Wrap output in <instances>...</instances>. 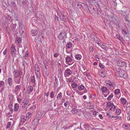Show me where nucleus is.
Masks as SVG:
<instances>
[{"mask_svg":"<svg viewBox=\"0 0 130 130\" xmlns=\"http://www.w3.org/2000/svg\"><path fill=\"white\" fill-rule=\"evenodd\" d=\"M57 15L59 18L60 21H62L64 22L66 21V14L65 13L63 12L57 13Z\"/></svg>","mask_w":130,"mask_h":130,"instance_id":"f257e3e1","label":"nucleus"},{"mask_svg":"<svg viewBox=\"0 0 130 130\" xmlns=\"http://www.w3.org/2000/svg\"><path fill=\"white\" fill-rule=\"evenodd\" d=\"M64 37H65V38L67 37V34L64 30H62L59 34L58 36V38L59 40H61L63 39Z\"/></svg>","mask_w":130,"mask_h":130,"instance_id":"f03ea898","label":"nucleus"},{"mask_svg":"<svg viewBox=\"0 0 130 130\" xmlns=\"http://www.w3.org/2000/svg\"><path fill=\"white\" fill-rule=\"evenodd\" d=\"M20 123L21 124H23L26 121L28 120V118H27L26 117H25V116L24 115H22L20 117Z\"/></svg>","mask_w":130,"mask_h":130,"instance_id":"7ed1b4c3","label":"nucleus"},{"mask_svg":"<svg viewBox=\"0 0 130 130\" xmlns=\"http://www.w3.org/2000/svg\"><path fill=\"white\" fill-rule=\"evenodd\" d=\"M13 74L14 76V78L20 77V76H21V74H20L19 71L16 70H14L13 72Z\"/></svg>","mask_w":130,"mask_h":130,"instance_id":"20e7f679","label":"nucleus"},{"mask_svg":"<svg viewBox=\"0 0 130 130\" xmlns=\"http://www.w3.org/2000/svg\"><path fill=\"white\" fill-rule=\"evenodd\" d=\"M117 63L119 67H123L125 66L126 63L124 61H123L120 60H118L117 61Z\"/></svg>","mask_w":130,"mask_h":130,"instance_id":"39448f33","label":"nucleus"},{"mask_svg":"<svg viewBox=\"0 0 130 130\" xmlns=\"http://www.w3.org/2000/svg\"><path fill=\"white\" fill-rule=\"evenodd\" d=\"M42 116V115L41 113L40 112L39 113L36 115V117L34 120V121H35V122H37H37L38 123L39 121V120L40 119V118Z\"/></svg>","mask_w":130,"mask_h":130,"instance_id":"423d86ee","label":"nucleus"},{"mask_svg":"<svg viewBox=\"0 0 130 130\" xmlns=\"http://www.w3.org/2000/svg\"><path fill=\"white\" fill-rule=\"evenodd\" d=\"M37 27H35L34 28L32 29L31 31V34L33 36H35L38 33V31L36 29Z\"/></svg>","mask_w":130,"mask_h":130,"instance_id":"0eeeda50","label":"nucleus"},{"mask_svg":"<svg viewBox=\"0 0 130 130\" xmlns=\"http://www.w3.org/2000/svg\"><path fill=\"white\" fill-rule=\"evenodd\" d=\"M10 50H11V53L12 55V57L14 56L16 52V49L14 46H12Z\"/></svg>","mask_w":130,"mask_h":130,"instance_id":"6e6552de","label":"nucleus"},{"mask_svg":"<svg viewBox=\"0 0 130 130\" xmlns=\"http://www.w3.org/2000/svg\"><path fill=\"white\" fill-rule=\"evenodd\" d=\"M124 71L120 70V71H117L116 73V76H118L121 77L123 76V74H124Z\"/></svg>","mask_w":130,"mask_h":130,"instance_id":"1a4fd4ad","label":"nucleus"},{"mask_svg":"<svg viewBox=\"0 0 130 130\" xmlns=\"http://www.w3.org/2000/svg\"><path fill=\"white\" fill-rule=\"evenodd\" d=\"M67 74L69 76L71 75L72 73V71L69 69H67L65 71L64 73V75H66L65 73ZM67 76H65V77H66Z\"/></svg>","mask_w":130,"mask_h":130,"instance_id":"9d476101","label":"nucleus"},{"mask_svg":"<svg viewBox=\"0 0 130 130\" xmlns=\"http://www.w3.org/2000/svg\"><path fill=\"white\" fill-rule=\"evenodd\" d=\"M107 107L111 111L114 110L115 108V106L114 105H109L108 102L107 103Z\"/></svg>","mask_w":130,"mask_h":130,"instance_id":"9b49d317","label":"nucleus"},{"mask_svg":"<svg viewBox=\"0 0 130 130\" xmlns=\"http://www.w3.org/2000/svg\"><path fill=\"white\" fill-rule=\"evenodd\" d=\"M21 77V76H20V77L14 78L15 82L17 84H20Z\"/></svg>","mask_w":130,"mask_h":130,"instance_id":"f8f14e48","label":"nucleus"},{"mask_svg":"<svg viewBox=\"0 0 130 130\" xmlns=\"http://www.w3.org/2000/svg\"><path fill=\"white\" fill-rule=\"evenodd\" d=\"M21 87L20 86L17 85L16 86L15 88L14 92L15 93H17L19 92V90L20 89Z\"/></svg>","mask_w":130,"mask_h":130,"instance_id":"ddd939ff","label":"nucleus"},{"mask_svg":"<svg viewBox=\"0 0 130 130\" xmlns=\"http://www.w3.org/2000/svg\"><path fill=\"white\" fill-rule=\"evenodd\" d=\"M12 114V113H11L10 112H9L8 113H6V117H8L9 118L10 117H11L9 119L10 120H12L13 119V116L12 115H11Z\"/></svg>","mask_w":130,"mask_h":130,"instance_id":"4468645a","label":"nucleus"},{"mask_svg":"<svg viewBox=\"0 0 130 130\" xmlns=\"http://www.w3.org/2000/svg\"><path fill=\"white\" fill-rule=\"evenodd\" d=\"M115 86V84L113 82L111 83L110 84H109V85L108 86L111 89H114Z\"/></svg>","mask_w":130,"mask_h":130,"instance_id":"2eb2a0df","label":"nucleus"},{"mask_svg":"<svg viewBox=\"0 0 130 130\" xmlns=\"http://www.w3.org/2000/svg\"><path fill=\"white\" fill-rule=\"evenodd\" d=\"M7 82L9 86L11 87L12 83V78L10 77L9 78L7 79Z\"/></svg>","mask_w":130,"mask_h":130,"instance_id":"dca6fc26","label":"nucleus"},{"mask_svg":"<svg viewBox=\"0 0 130 130\" xmlns=\"http://www.w3.org/2000/svg\"><path fill=\"white\" fill-rule=\"evenodd\" d=\"M19 108V105L17 103H15L14 105V110L15 111H17Z\"/></svg>","mask_w":130,"mask_h":130,"instance_id":"f3484780","label":"nucleus"},{"mask_svg":"<svg viewBox=\"0 0 130 130\" xmlns=\"http://www.w3.org/2000/svg\"><path fill=\"white\" fill-rule=\"evenodd\" d=\"M98 44L99 46H100L103 49L107 51L108 48L107 47L105 46V45L102 44H101L99 43H98Z\"/></svg>","mask_w":130,"mask_h":130,"instance_id":"a211bd4d","label":"nucleus"},{"mask_svg":"<svg viewBox=\"0 0 130 130\" xmlns=\"http://www.w3.org/2000/svg\"><path fill=\"white\" fill-rule=\"evenodd\" d=\"M35 72L40 71V68L37 64H36L35 65Z\"/></svg>","mask_w":130,"mask_h":130,"instance_id":"6ab92c4d","label":"nucleus"},{"mask_svg":"<svg viewBox=\"0 0 130 130\" xmlns=\"http://www.w3.org/2000/svg\"><path fill=\"white\" fill-rule=\"evenodd\" d=\"M72 43L71 42H70L67 43L66 45V49L70 48L72 46Z\"/></svg>","mask_w":130,"mask_h":130,"instance_id":"aec40b11","label":"nucleus"},{"mask_svg":"<svg viewBox=\"0 0 130 130\" xmlns=\"http://www.w3.org/2000/svg\"><path fill=\"white\" fill-rule=\"evenodd\" d=\"M30 78V81L32 82V83H35V77L34 75L33 76H31Z\"/></svg>","mask_w":130,"mask_h":130,"instance_id":"412c9836","label":"nucleus"},{"mask_svg":"<svg viewBox=\"0 0 130 130\" xmlns=\"http://www.w3.org/2000/svg\"><path fill=\"white\" fill-rule=\"evenodd\" d=\"M122 33L123 34L124 36L128 37V34L124 30L122 29Z\"/></svg>","mask_w":130,"mask_h":130,"instance_id":"4be33fe9","label":"nucleus"},{"mask_svg":"<svg viewBox=\"0 0 130 130\" xmlns=\"http://www.w3.org/2000/svg\"><path fill=\"white\" fill-rule=\"evenodd\" d=\"M123 17L125 18L126 21L128 23H130V20L129 19V18L127 17H126L125 15H124Z\"/></svg>","mask_w":130,"mask_h":130,"instance_id":"5701e85b","label":"nucleus"},{"mask_svg":"<svg viewBox=\"0 0 130 130\" xmlns=\"http://www.w3.org/2000/svg\"><path fill=\"white\" fill-rule=\"evenodd\" d=\"M66 61L67 62H70L72 61V59L70 57L67 56L66 57Z\"/></svg>","mask_w":130,"mask_h":130,"instance_id":"b1692460","label":"nucleus"},{"mask_svg":"<svg viewBox=\"0 0 130 130\" xmlns=\"http://www.w3.org/2000/svg\"><path fill=\"white\" fill-rule=\"evenodd\" d=\"M8 96L10 101H13V97L11 94H9L8 95Z\"/></svg>","mask_w":130,"mask_h":130,"instance_id":"393cba45","label":"nucleus"},{"mask_svg":"<svg viewBox=\"0 0 130 130\" xmlns=\"http://www.w3.org/2000/svg\"><path fill=\"white\" fill-rule=\"evenodd\" d=\"M28 91H29L28 93H29L30 92H32L33 90V88L31 86H30L28 87L27 89Z\"/></svg>","mask_w":130,"mask_h":130,"instance_id":"a878e982","label":"nucleus"},{"mask_svg":"<svg viewBox=\"0 0 130 130\" xmlns=\"http://www.w3.org/2000/svg\"><path fill=\"white\" fill-rule=\"evenodd\" d=\"M82 56L80 54H77L75 56V58L77 60H79L81 59V57H82Z\"/></svg>","mask_w":130,"mask_h":130,"instance_id":"bb28decb","label":"nucleus"},{"mask_svg":"<svg viewBox=\"0 0 130 130\" xmlns=\"http://www.w3.org/2000/svg\"><path fill=\"white\" fill-rule=\"evenodd\" d=\"M123 128L127 130H130V126L126 125H123Z\"/></svg>","mask_w":130,"mask_h":130,"instance_id":"cd10ccee","label":"nucleus"},{"mask_svg":"<svg viewBox=\"0 0 130 130\" xmlns=\"http://www.w3.org/2000/svg\"><path fill=\"white\" fill-rule=\"evenodd\" d=\"M78 109H76L75 108H73L72 109V112L74 114H76L78 112Z\"/></svg>","mask_w":130,"mask_h":130,"instance_id":"c85d7f7f","label":"nucleus"},{"mask_svg":"<svg viewBox=\"0 0 130 130\" xmlns=\"http://www.w3.org/2000/svg\"><path fill=\"white\" fill-rule=\"evenodd\" d=\"M84 88L85 87L83 85H81L79 86L78 88L79 90L82 91L84 89Z\"/></svg>","mask_w":130,"mask_h":130,"instance_id":"c756f323","label":"nucleus"},{"mask_svg":"<svg viewBox=\"0 0 130 130\" xmlns=\"http://www.w3.org/2000/svg\"><path fill=\"white\" fill-rule=\"evenodd\" d=\"M116 37L117 38L120 40L121 41H123V39L120 35H116Z\"/></svg>","mask_w":130,"mask_h":130,"instance_id":"7c9ffc66","label":"nucleus"},{"mask_svg":"<svg viewBox=\"0 0 130 130\" xmlns=\"http://www.w3.org/2000/svg\"><path fill=\"white\" fill-rule=\"evenodd\" d=\"M107 89L105 86H103L101 90L102 93H104L106 92L107 91Z\"/></svg>","mask_w":130,"mask_h":130,"instance_id":"2f4dec72","label":"nucleus"},{"mask_svg":"<svg viewBox=\"0 0 130 130\" xmlns=\"http://www.w3.org/2000/svg\"><path fill=\"white\" fill-rule=\"evenodd\" d=\"M29 102V98H25L23 101V103H26L28 104Z\"/></svg>","mask_w":130,"mask_h":130,"instance_id":"473e14b6","label":"nucleus"},{"mask_svg":"<svg viewBox=\"0 0 130 130\" xmlns=\"http://www.w3.org/2000/svg\"><path fill=\"white\" fill-rule=\"evenodd\" d=\"M55 87L57 86L58 85V82L57 80V77H55Z\"/></svg>","mask_w":130,"mask_h":130,"instance_id":"72a5a7b5","label":"nucleus"},{"mask_svg":"<svg viewBox=\"0 0 130 130\" xmlns=\"http://www.w3.org/2000/svg\"><path fill=\"white\" fill-rule=\"evenodd\" d=\"M126 113L128 114H130V105L126 108Z\"/></svg>","mask_w":130,"mask_h":130,"instance_id":"f704fd0d","label":"nucleus"},{"mask_svg":"<svg viewBox=\"0 0 130 130\" xmlns=\"http://www.w3.org/2000/svg\"><path fill=\"white\" fill-rule=\"evenodd\" d=\"M31 113L30 112H28L26 114V116L25 117H27V118H28V120L29 119V118L31 116Z\"/></svg>","mask_w":130,"mask_h":130,"instance_id":"c9c22d12","label":"nucleus"},{"mask_svg":"<svg viewBox=\"0 0 130 130\" xmlns=\"http://www.w3.org/2000/svg\"><path fill=\"white\" fill-rule=\"evenodd\" d=\"M62 97L61 93V92H60L57 95V98L58 100L60 99Z\"/></svg>","mask_w":130,"mask_h":130,"instance_id":"e433bc0d","label":"nucleus"},{"mask_svg":"<svg viewBox=\"0 0 130 130\" xmlns=\"http://www.w3.org/2000/svg\"><path fill=\"white\" fill-rule=\"evenodd\" d=\"M121 100L123 104H126V101L125 99H121Z\"/></svg>","mask_w":130,"mask_h":130,"instance_id":"4c0bfd02","label":"nucleus"},{"mask_svg":"<svg viewBox=\"0 0 130 130\" xmlns=\"http://www.w3.org/2000/svg\"><path fill=\"white\" fill-rule=\"evenodd\" d=\"M121 110L119 109H117L116 111V114L118 115H119L121 113Z\"/></svg>","mask_w":130,"mask_h":130,"instance_id":"58836bf2","label":"nucleus"},{"mask_svg":"<svg viewBox=\"0 0 130 130\" xmlns=\"http://www.w3.org/2000/svg\"><path fill=\"white\" fill-rule=\"evenodd\" d=\"M36 75L37 77L39 78L40 76V71L35 72Z\"/></svg>","mask_w":130,"mask_h":130,"instance_id":"ea45409f","label":"nucleus"},{"mask_svg":"<svg viewBox=\"0 0 130 130\" xmlns=\"http://www.w3.org/2000/svg\"><path fill=\"white\" fill-rule=\"evenodd\" d=\"M55 93H54L53 91H52L50 93V96L51 98H53L54 96V94Z\"/></svg>","mask_w":130,"mask_h":130,"instance_id":"a19ab883","label":"nucleus"},{"mask_svg":"<svg viewBox=\"0 0 130 130\" xmlns=\"http://www.w3.org/2000/svg\"><path fill=\"white\" fill-rule=\"evenodd\" d=\"M120 91V90L119 89H116L115 91V94H118L119 93Z\"/></svg>","mask_w":130,"mask_h":130,"instance_id":"79ce46f5","label":"nucleus"},{"mask_svg":"<svg viewBox=\"0 0 130 130\" xmlns=\"http://www.w3.org/2000/svg\"><path fill=\"white\" fill-rule=\"evenodd\" d=\"M77 86V84L75 83H72L71 85L72 87L73 88H75Z\"/></svg>","mask_w":130,"mask_h":130,"instance_id":"37998d69","label":"nucleus"},{"mask_svg":"<svg viewBox=\"0 0 130 130\" xmlns=\"http://www.w3.org/2000/svg\"><path fill=\"white\" fill-rule=\"evenodd\" d=\"M23 104H23L22 106V108H24L26 107V106L27 105H28L29 106L30 105L29 104H28L26 103H25Z\"/></svg>","mask_w":130,"mask_h":130,"instance_id":"c03bdc74","label":"nucleus"},{"mask_svg":"<svg viewBox=\"0 0 130 130\" xmlns=\"http://www.w3.org/2000/svg\"><path fill=\"white\" fill-rule=\"evenodd\" d=\"M113 95L112 94H111L108 97L107 99L108 100H111V99L113 97Z\"/></svg>","mask_w":130,"mask_h":130,"instance_id":"a18cd8bd","label":"nucleus"},{"mask_svg":"<svg viewBox=\"0 0 130 130\" xmlns=\"http://www.w3.org/2000/svg\"><path fill=\"white\" fill-rule=\"evenodd\" d=\"M11 122H9L7 124V125L6 126V128H8L10 127V126L11 125Z\"/></svg>","mask_w":130,"mask_h":130,"instance_id":"49530a36","label":"nucleus"},{"mask_svg":"<svg viewBox=\"0 0 130 130\" xmlns=\"http://www.w3.org/2000/svg\"><path fill=\"white\" fill-rule=\"evenodd\" d=\"M10 104L8 106V107L9 108H11L13 106L12 104L13 101H10Z\"/></svg>","mask_w":130,"mask_h":130,"instance_id":"de8ad7c7","label":"nucleus"},{"mask_svg":"<svg viewBox=\"0 0 130 130\" xmlns=\"http://www.w3.org/2000/svg\"><path fill=\"white\" fill-rule=\"evenodd\" d=\"M22 40L21 38L20 37L17 38V41L18 43H19Z\"/></svg>","mask_w":130,"mask_h":130,"instance_id":"09e8293b","label":"nucleus"},{"mask_svg":"<svg viewBox=\"0 0 130 130\" xmlns=\"http://www.w3.org/2000/svg\"><path fill=\"white\" fill-rule=\"evenodd\" d=\"M99 66L101 69H104L105 66L103 65L101 63H99Z\"/></svg>","mask_w":130,"mask_h":130,"instance_id":"8fccbe9b","label":"nucleus"},{"mask_svg":"<svg viewBox=\"0 0 130 130\" xmlns=\"http://www.w3.org/2000/svg\"><path fill=\"white\" fill-rule=\"evenodd\" d=\"M54 17L55 20L56 22H57V21H59V19H58V17H57L56 15H55Z\"/></svg>","mask_w":130,"mask_h":130,"instance_id":"3c124183","label":"nucleus"},{"mask_svg":"<svg viewBox=\"0 0 130 130\" xmlns=\"http://www.w3.org/2000/svg\"><path fill=\"white\" fill-rule=\"evenodd\" d=\"M121 77H122L125 78H126L127 77V74H126L124 72V74H123V76Z\"/></svg>","mask_w":130,"mask_h":130,"instance_id":"603ef678","label":"nucleus"},{"mask_svg":"<svg viewBox=\"0 0 130 130\" xmlns=\"http://www.w3.org/2000/svg\"><path fill=\"white\" fill-rule=\"evenodd\" d=\"M11 28L12 29V30L13 31L15 30V27L14 26L13 24H11Z\"/></svg>","mask_w":130,"mask_h":130,"instance_id":"864d4df0","label":"nucleus"},{"mask_svg":"<svg viewBox=\"0 0 130 130\" xmlns=\"http://www.w3.org/2000/svg\"><path fill=\"white\" fill-rule=\"evenodd\" d=\"M19 96H18V97H17V101L19 103H21L22 100L19 98Z\"/></svg>","mask_w":130,"mask_h":130,"instance_id":"5fc2aeb1","label":"nucleus"},{"mask_svg":"<svg viewBox=\"0 0 130 130\" xmlns=\"http://www.w3.org/2000/svg\"><path fill=\"white\" fill-rule=\"evenodd\" d=\"M22 29H23V28H22L21 29V28H19V32L21 34H22L24 32V31H23V30Z\"/></svg>","mask_w":130,"mask_h":130,"instance_id":"6e6d98bb","label":"nucleus"},{"mask_svg":"<svg viewBox=\"0 0 130 130\" xmlns=\"http://www.w3.org/2000/svg\"><path fill=\"white\" fill-rule=\"evenodd\" d=\"M100 75L101 77H105V75H104L103 72H101Z\"/></svg>","mask_w":130,"mask_h":130,"instance_id":"4d7b16f0","label":"nucleus"},{"mask_svg":"<svg viewBox=\"0 0 130 130\" xmlns=\"http://www.w3.org/2000/svg\"><path fill=\"white\" fill-rule=\"evenodd\" d=\"M77 5L78 6L80 7H81L82 6V5L81 4V3L80 2H78Z\"/></svg>","mask_w":130,"mask_h":130,"instance_id":"13d9d810","label":"nucleus"},{"mask_svg":"<svg viewBox=\"0 0 130 130\" xmlns=\"http://www.w3.org/2000/svg\"><path fill=\"white\" fill-rule=\"evenodd\" d=\"M72 79H71L70 78H68L67 79V81L69 83H70L71 82H72Z\"/></svg>","mask_w":130,"mask_h":130,"instance_id":"bf43d9fd","label":"nucleus"},{"mask_svg":"<svg viewBox=\"0 0 130 130\" xmlns=\"http://www.w3.org/2000/svg\"><path fill=\"white\" fill-rule=\"evenodd\" d=\"M89 50L90 52H93V47L92 46L90 47L89 49Z\"/></svg>","mask_w":130,"mask_h":130,"instance_id":"052dcab7","label":"nucleus"},{"mask_svg":"<svg viewBox=\"0 0 130 130\" xmlns=\"http://www.w3.org/2000/svg\"><path fill=\"white\" fill-rule=\"evenodd\" d=\"M10 18H11V17L9 15H8L6 18L9 21L10 20Z\"/></svg>","mask_w":130,"mask_h":130,"instance_id":"680f3d73","label":"nucleus"},{"mask_svg":"<svg viewBox=\"0 0 130 130\" xmlns=\"http://www.w3.org/2000/svg\"><path fill=\"white\" fill-rule=\"evenodd\" d=\"M14 17L15 18V20L16 21H18V18L17 16L15 14L14 15Z\"/></svg>","mask_w":130,"mask_h":130,"instance_id":"e2e57ef3","label":"nucleus"},{"mask_svg":"<svg viewBox=\"0 0 130 130\" xmlns=\"http://www.w3.org/2000/svg\"><path fill=\"white\" fill-rule=\"evenodd\" d=\"M10 109V112H11V113H12L13 111V109L11 108H9Z\"/></svg>","mask_w":130,"mask_h":130,"instance_id":"0e129e2a","label":"nucleus"},{"mask_svg":"<svg viewBox=\"0 0 130 130\" xmlns=\"http://www.w3.org/2000/svg\"><path fill=\"white\" fill-rule=\"evenodd\" d=\"M68 104V102H65L64 103V106L66 107H67V106Z\"/></svg>","mask_w":130,"mask_h":130,"instance_id":"69168bd1","label":"nucleus"},{"mask_svg":"<svg viewBox=\"0 0 130 130\" xmlns=\"http://www.w3.org/2000/svg\"><path fill=\"white\" fill-rule=\"evenodd\" d=\"M99 117L101 119H103V117L102 115L101 114H99Z\"/></svg>","mask_w":130,"mask_h":130,"instance_id":"338daca9","label":"nucleus"},{"mask_svg":"<svg viewBox=\"0 0 130 130\" xmlns=\"http://www.w3.org/2000/svg\"><path fill=\"white\" fill-rule=\"evenodd\" d=\"M44 95L47 96H48L49 95V92L47 93L45 92L44 93Z\"/></svg>","mask_w":130,"mask_h":130,"instance_id":"774afa93","label":"nucleus"}]
</instances>
